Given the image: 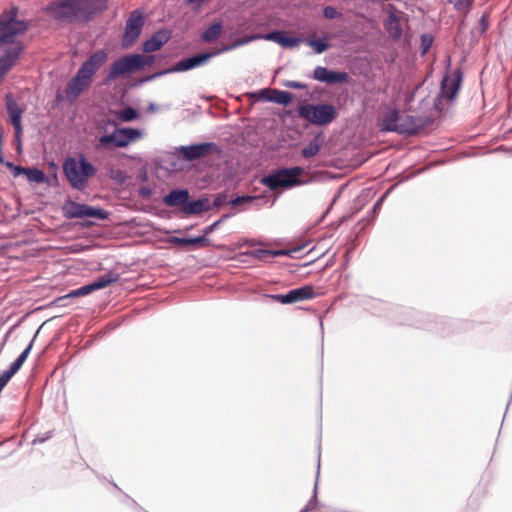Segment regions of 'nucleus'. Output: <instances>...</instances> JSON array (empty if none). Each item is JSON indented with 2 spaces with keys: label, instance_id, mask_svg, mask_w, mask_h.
<instances>
[{
  "label": "nucleus",
  "instance_id": "nucleus-53",
  "mask_svg": "<svg viewBox=\"0 0 512 512\" xmlns=\"http://www.w3.org/2000/svg\"><path fill=\"white\" fill-rule=\"evenodd\" d=\"M5 165L12 170L14 164L12 162H6Z\"/></svg>",
  "mask_w": 512,
  "mask_h": 512
},
{
  "label": "nucleus",
  "instance_id": "nucleus-44",
  "mask_svg": "<svg viewBox=\"0 0 512 512\" xmlns=\"http://www.w3.org/2000/svg\"><path fill=\"white\" fill-rule=\"evenodd\" d=\"M188 5L192 7L194 10H198L201 8L205 3L209 2L210 0H185Z\"/></svg>",
  "mask_w": 512,
  "mask_h": 512
},
{
  "label": "nucleus",
  "instance_id": "nucleus-50",
  "mask_svg": "<svg viewBox=\"0 0 512 512\" xmlns=\"http://www.w3.org/2000/svg\"><path fill=\"white\" fill-rule=\"evenodd\" d=\"M487 20H488V16L487 15H483L481 17V25L483 26V28L485 29L486 26H487Z\"/></svg>",
  "mask_w": 512,
  "mask_h": 512
},
{
  "label": "nucleus",
  "instance_id": "nucleus-47",
  "mask_svg": "<svg viewBox=\"0 0 512 512\" xmlns=\"http://www.w3.org/2000/svg\"><path fill=\"white\" fill-rule=\"evenodd\" d=\"M287 87L293 88V89H304L306 88V85L297 81H290L286 84Z\"/></svg>",
  "mask_w": 512,
  "mask_h": 512
},
{
  "label": "nucleus",
  "instance_id": "nucleus-37",
  "mask_svg": "<svg viewBox=\"0 0 512 512\" xmlns=\"http://www.w3.org/2000/svg\"><path fill=\"white\" fill-rule=\"evenodd\" d=\"M433 43V37L429 34H424L421 36V50L422 54H426Z\"/></svg>",
  "mask_w": 512,
  "mask_h": 512
},
{
  "label": "nucleus",
  "instance_id": "nucleus-28",
  "mask_svg": "<svg viewBox=\"0 0 512 512\" xmlns=\"http://www.w3.org/2000/svg\"><path fill=\"white\" fill-rule=\"evenodd\" d=\"M39 330L36 332V334L34 335L33 339L30 341V343L28 344V346L24 349V351L17 357V359L10 365V367L15 370L16 372H18V370L22 367L23 363L26 361L32 347H33V343H34V340L38 334Z\"/></svg>",
  "mask_w": 512,
  "mask_h": 512
},
{
  "label": "nucleus",
  "instance_id": "nucleus-31",
  "mask_svg": "<svg viewBox=\"0 0 512 512\" xmlns=\"http://www.w3.org/2000/svg\"><path fill=\"white\" fill-rule=\"evenodd\" d=\"M117 119L121 122H131L138 118L139 113L132 107H127L116 113Z\"/></svg>",
  "mask_w": 512,
  "mask_h": 512
},
{
  "label": "nucleus",
  "instance_id": "nucleus-8",
  "mask_svg": "<svg viewBox=\"0 0 512 512\" xmlns=\"http://www.w3.org/2000/svg\"><path fill=\"white\" fill-rule=\"evenodd\" d=\"M423 127L424 121L421 118L400 114L398 111H392L389 117L386 116V131L413 135Z\"/></svg>",
  "mask_w": 512,
  "mask_h": 512
},
{
  "label": "nucleus",
  "instance_id": "nucleus-16",
  "mask_svg": "<svg viewBox=\"0 0 512 512\" xmlns=\"http://www.w3.org/2000/svg\"><path fill=\"white\" fill-rule=\"evenodd\" d=\"M313 79L328 85L344 84L349 80V75L346 72L329 70L323 66H316L313 71Z\"/></svg>",
  "mask_w": 512,
  "mask_h": 512
},
{
  "label": "nucleus",
  "instance_id": "nucleus-5",
  "mask_svg": "<svg viewBox=\"0 0 512 512\" xmlns=\"http://www.w3.org/2000/svg\"><path fill=\"white\" fill-rule=\"evenodd\" d=\"M144 137V132L138 128H115L111 134H104L98 138V148L115 149L125 148Z\"/></svg>",
  "mask_w": 512,
  "mask_h": 512
},
{
  "label": "nucleus",
  "instance_id": "nucleus-35",
  "mask_svg": "<svg viewBox=\"0 0 512 512\" xmlns=\"http://www.w3.org/2000/svg\"><path fill=\"white\" fill-rule=\"evenodd\" d=\"M285 36V31H273L264 36L263 39L273 41L281 46L283 37Z\"/></svg>",
  "mask_w": 512,
  "mask_h": 512
},
{
  "label": "nucleus",
  "instance_id": "nucleus-48",
  "mask_svg": "<svg viewBox=\"0 0 512 512\" xmlns=\"http://www.w3.org/2000/svg\"><path fill=\"white\" fill-rule=\"evenodd\" d=\"M26 168L27 167H22V166L14 165V167L12 168L13 176L17 177V176H19L21 174H25Z\"/></svg>",
  "mask_w": 512,
  "mask_h": 512
},
{
  "label": "nucleus",
  "instance_id": "nucleus-52",
  "mask_svg": "<svg viewBox=\"0 0 512 512\" xmlns=\"http://www.w3.org/2000/svg\"><path fill=\"white\" fill-rule=\"evenodd\" d=\"M378 126L380 127V130H384V121H378Z\"/></svg>",
  "mask_w": 512,
  "mask_h": 512
},
{
  "label": "nucleus",
  "instance_id": "nucleus-51",
  "mask_svg": "<svg viewBox=\"0 0 512 512\" xmlns=\"http://www.w3.org/2000/svg\"><path fill=\"white\" fill-rule=\"evenodd\" d=\"M259 95L263 100H265V97H272V94H261L260 92Z\"/></svg>",
  "mask_w": 512,
  "mask_h": 512
},
{
  "label": "nucleus",
  "instance_id": "nucleus-15",
  "mask_svg": "<svg viewBox=\"0 0 512 512\" xmlns=\"http://www.w3.org/2000/svg\"><path fill=\"white\" fill-rule=\"evenodd\" d=\"M461 80V74L458 71L446 75L441 82V91L437 100L452 101L459 92Z\"/></svg>",
  "mask_w": 512,
  "mask_h": 512
},
{
  "label": "nucleus",
  "instance_id": "nucleus-3",
  "mask_svg": "<svg viewBox=\"0 0 512 512\" xmlns=\"http://www.w3.org/2000/svg\"><path fill=\"white\" fill-rule=\"evenodd\" d=\"M107 7V0H62L50 3L46 10L61 22L88 21Z\"/></svg>",
  "mask_w": 512,
  "mask_h": 512
},
{
  "label": "nucleus",
  "instance_id": "nucleus-22",
  "mask_svg": "<svg viewBox=\"0 0 512 512\" xmlns=\"http://www.w3.org/2000/svg\"><path fill=\"white\" fill-rule=\"evenodd\" d=\"M316 296L314 288L310 285H305L293 290H290L287 293V298L289 304L296 303L303 300L313 299Z\"/></svg>",
  "mask_w": 512,
  "mask_h": 512
},
{
  "label": "nucleus",
  "instance_id": "nucleus-12",
  "mask_svg": "<svg viewBox=\"0 0 512 512\" xmlns=\"http://www.w3.org/2000/svg\"><path fill=\"white\" fill-rule=\"evenodd\" d=\"M6 109L10 118V122L15 130V139L18 143V148L21 147V137L23 134L22 127V114L23 109L19 107L11 94L6 96Z\"/></svg>",
  "mask_w": 512,
  "mask_h": 512
},
{
  "label": "nucleus",
  "instance_id": "nucleus-42",
  "mask_svg": "<svg viewBox=\"0 0 512 512\" xmlns=\"http://www.w3.org/2000/svg\"><path fill=\"white\" fill-rule=\"evenodd\" d=\"M323 15L327 19H334L337 17L338 12L334 7L327 6L323 9Z\"/></svg>",
  "mask_w": 512,
  "mask_h": 512
},
{
  "label": "nucleus",
  "instance_id": "nucleus-43",
  "mask_svg": "<svg viewBox=\"0 0 512 512\" xmlns=\"http://www.w3.org/2000/svg\"><path fill=\"white\" fill-rule=\"evenodd\" d=\"M255 198L254 197H251V196H238L236 198H234L233 200H231V205L232 206H237V205H240L244 202H251L252 200H254Z\"/></svg>",
  "mask_w": 512,
  "mask_h": 512
},
{
  "label": "nucleus",
  "instance_id": "nucleus-10",
  "mask_svg": "<svg viewBox=\"0 0 512 512\" xmlns=\"http://www.w3.org/2000/svg\"><path fill=\"white\" fill-rule=\"evenodd\" d=\"M139 60L140 58L134 56V54L118 58L111 64L105 82H110L132 71L139 70Z\"/></svg>",
  "mask_w": 512,
  "mask_h": 512
},
{
  "label": "nucleus",
  "instance_id": "nucleus-34",
  "mask_svg": "<svg viewBox=\"0 0 512 512\" xmlns=\"http://www.w3.org/2000/svg\"><path fill=\"white\" fill-rule=\"evenodd\" d=\"M17 372L13 370L11 367L7 370H3L0 373V391L6 386L9 380L15 375Z\"/></svg>",
  "mask_w": 512,
  "mask_h": 512
},
{
  "label": "nucleus",
  "instance_id": "nucleus-32",
  "mask_svg": "<svg viewBox=\"0 0 512 512\" xmlns=\"http://www.w3.org/2000/svg\"><path fill=\"white\" fill-rule=\"evenodd\" d=\"M302 42V39L299 37H291L288 35L287 32H285V36L283 37L281 46L283 48H294L299 46V44Z\"/></svg>",
  "mask_w": 512,
  "mask_h": 512
},
{
  "label": "nucleus",
  "instance_id": "nucleus-20",
  "mask_svg": "<svg viewBox=\"0 0 512 512\" xmlns=\"http://www.w3.org/2000/svg\"><path fill=\"white\" fill-rule=\"evenodd\" d=\"M171 35L167 30H159L155 32L150 39L146 40L142 47L146 53L158 51L164 44H166Z\"/></svg>",
  "mask_w": 512,
  "mask_h": 512
},
{
  "label": "nucleus",
  "instance_id": "nucleus-7",
  "mask_svg": "<svg viewBox=\"0 0 512 512\" xmlns=\"http://www.w3.org/2000/svg\"><path fill=\"white\" fill-rule=\"evenodd\" d=\"M298 115L313 125L325 126L337 118V111L334 105L328 103L301 104Z\"/></svg>",
  "mask_w": 512,
  "mask_h": 512
},
{
  "label": "nucleus",
  "instance_id": "nucleus-38",
  "mask_svg": "<svg viewBox=\"0 0 512 512\" xmlns=\"http://www.w3.org/2000/svg\"><path fill=\"white\" fill-rule=\"evenodd\" d=\"M459 11H467L471 7L473 0H450Z\"/></svg>",
  "mask_w": 512,
  "mask_h": 512
},
{
  "label": "nucleus",
  "instance_id": "nucleus-26",
  "mask_svg": "<svg viewBox=\"0 0 512 512\" xmlns=\"http://www.w3.org/2000/svg\"><path fill=\"white\" fill-rule=\"evenodd\" d=\"M209 209L208 199H198L195 201H187L185 207H183V213L185 214H199Z\"/></svg>",
  "mask_w": 512,
  "mask_h": 512
},
{
  "label": "nucleus",
  "instance_id": "nucleus-21",
  "mask_svg": "<svg viewBox=\"0 0 512 512\" xmlns=\"http://www.w3.org/2000/svg\"><path fill=\"white\" fill-rule=\"evenodd\" d=\"M189 199V192L186 189H176L170 191L163 199L164 203L170 207H180L183 212V207L187 204Z\"/></svg>",
  "mask_w": 512,
  "mask_h": 512
},
{
  "label": "nucleus",
  "instance_id": "nucleus-2",
  "mask_svg": "<svg viewBox=\"0 0 512 512\" xmlns=\"http://www.w3.org/2000/svg\"><path fill=\"white\" fill-rule=\"evenodd\" d=\"M17 9L13 8L0 18V43H12L13 46L0 56V82L6 73L15 65L17 59L23 52V46L20 42H15V38L24 34L27 25L24 21L17 20Z\"/></svg>",
  "mask_w": 512,
  "mask_h": 512
},
{
  "label": "nucleus",
  "instance_id": "nucleus-9",
  "mask_svg": "<svg viewBox=\"0 0 512 512\" xmlns=\"http://www.w3.org/2000/svg\"><path fill=\"white\" fill-rule=\"evenodd\" d=\"M247 42H248L247 40L238 41L234 45H232L230 47H226V48H224L222 50H219V51L201 53V54H197V55H194V56H191V57H188V58L181 59L180 61H178L175 64L174 67L169 68V69L164 70V71H160V72L156 73L155 75L151 76L150 79L155 78L157 76L165 75L167 73L183 72V71H188V70H191L193 68L199 67L201 65H204L209 59H211L213 56L219 54L220 52L227 51L229 49L235 48V47H237L239 45H242V44H245Z\"/></svg>",
  "mask_w": 512,
  "mask_h": 512
},
{
  "label": "nucleus",
  "instance_id": "nucleus-14",
  "mask_svg": "<svg viewBox=\"0 0 512 512\" xmlns=\"http://www.w3.org/2000/svg\"><path fill=\"white\" fill-rule=\"evenodd\" d=\"M119 279L118 274L107 273L98 277L90 284L84 285L78 289L71 291L66 297H80L85 296L92 291L99 290L107 287L108 285L117 282Z\"/></svg>",
  "mask_w": 512,
  "mask_h": 512
},
{
  "label": "nucleus",
  "instance_id": "nucleus-40",
  "mask_svg": "<svg viewBox=\"0 0 512 512\" xmlns=\"http://www.w3.org/2000/svg\"><path fill=\"white\" fill-rule=\"evenodd\" d=\"M317 483L315 484V487H314V495L313 497L309 500V502L307 503V505L300 511V512H309L311 510H313L316 506V502H317Z\"/></svg>",
  "mask_w": 512,
  "mask_h": 512
},
{
  "label": "nucleus",
  "instance_id": "nucleus-45",
  "mask_svg": "<svg viewBox=\"0 0 512 512\" xmlns=\"http://www.w3.org/2000/svg\"><path fill=\"white\" fill-rule=\"evenodd\" d=\"M221 221H222V219H219V220L215 221L214 223H212L211 225L205 227L203 230V233H204L203 236L206 237V235L211 234L219 226Z\"/></svg>",
  "mask_w": 512,
  "mask_h": 512
},
{
  "label": "nucleus",
  "instance_id": "nucleus-1",
  "mask_svg": "<svg viewBox=\"0 0 512 512\" xmlns=\"http://www.w3.org/2000/svg\"><path fill=\"white\" fill-rule=\"evenodd\" d=\"M407 27L408 18L405 13L392 5H386V30L396 46L395 56L391 55L393 64L389 67V72L394 80V89L398 92L397 100H403L406 104L413 100L411 89L419 88V84L413 81L414 73L408 60L410 41L406 33Z\"/></svg>",
  "mask_w": 512,
  "mask_h": 512
},
{
  "label": "nucleus",
  "instance_id": "nucleus-6",
  "mask_svg": "<svg viewBox=\"0 0 512 512\" xmlns=\"http://www.w3.org/2000/svg\"><path fill=\"white\" fill-rule=\"evenodd\" d=\"M303 172L304 169L300 166L277 169L263 177L261 183L270 190H276L278 188L289 189L304 184V181L299 178Z\"/></svg>",
  "mask_w": 512,
  "mask_h": 512
},
{
  "label": "nucleus",
  "instance_id": "nucleus-19",
  "mask_svg": "<svg viewBox=\"0 0 512 512\" xmlns=\"http://www.w3.org/2000/svg\"><path fill=\"white\" fill-rule=\"evenodd\" d=\"M72 218L95 217L105 219L106 213L102 209L94 208L86 204L72 203L69 209Z\"/></svg>",
  "mask_w": 512,
  "mask_h": 512
},
{
  "label": "nucleus",
  "instance_id": "nucleus-46",
  "mask_svg": "<svg viewBox=\"0 0 512 512\" xmlns=\"http://www.w3.org/2000/svg\"><path fill=\"white\" fill-rule=\"evenodd\" d=\"M269 297L271 299H273L274 301L276 302H279L281 304H289L288 300H286L287 298V294H273V295H269Z\"/></svg>",
  "mask_w": 512,
  "mask_h": 512
},
{
  "label": "nucleus",
  "instance_id": "nucleus-30",
  "mask_svg": "<svg viewBox=\"0 0 512 512\" xmlns=\"http://www.w3.org/2000/svg\"><path fill=\"white\" fill-rule=\"evenodd\" d=\"M29 182L43 183L46 179L45 173L38 168H26L24 174Z\"/></svg>",
  "mask_w": 512,
  "mask_h": 512
},
{
  "label": "nucleus",
  "instance_id": "nucleus-39",
  "mask_svg": "<svg viewBox=\"0 0 512 512\" xmlns=\"http://www.w3.org/2000/svg\"><path fill=\"white\" fill-rule=\"evenodd\" d=\"M134 56H138L140 58L139 70L142 69L144 66L152 65L154 62V56L151 55L134 54Z\"/></svg>",
  "mask_w": 512,
  "mask_h": 512
},
{
  "label": "nucleus",
  "instance_id": "nucleus-23",
  "mask_svg": "<svg viewBox=\"0 0 512 512\" xmlns=\"http://www.w3.org/2000/svg\"><path fill=\"white\" fill-rule=\"evenodd\" d=\"M261 94H272V97H265L266 101L274 102L277 104L287 105L292 100V94L287 91L276 89H262Z\"/></svg>",
  "mask_w": 512,
  "mask_h": 512
},
{
  "label": "nucleus",
  "instance_id": "nucleus-18",
  "mask_svg": "<svg viewBox=\"0 0 512 512\" xmlns=\"http://www.w3.org/2000/svg\"><path fill=\"white\" fill-rule=\"evenodd\" d=\"M90 79L81 71H77L76 75L69 81L66 88V95L70 100L76 99L91 83Z\"/></svg>",
  "mask_w": 512,
  "mask_h": 512
},
{
  "label": "nucleus",
  "instance_id": "nucleus-49",
  "mask_svg": "<svg viewBox=\"0 0 512 512\" xmlns=\"http://www.w3.org/2000/svg\"><path fill=\"white\" fill-rule=\"evenodd\" d=\"M383 200H384V195H381L378 198V200L376 201V203H375V206H374L375 210H380L381 209V203H382Z\"/></svg>",
  "mask_w": 512,
  "mask_h": 512
},
{
  "label": "nucleus",
  "instance_id": "nucleus-17",
  "mask_svg": "<svg viewBox=\"0 0 512 512\" xmlns=\"http://www.w3.org/2000/svg\"><path fill=\"white\" fill-rule=\"evenodd\" d=\"M107 60V52L104 49L97 50L83 62L78 70L92 79L95 72L101 68L107 62Z\"/></svg>",
  "mask_w": 512,
  "mask_h": 512
},
{
  "label": "nucleus",
  "instance_id": "nucleus-24",
  "mask_svg": "<svg viewBox=\"0 0 512 512\" xmlns=\"http://www.w3.org/2000/svg\"><path fill=\"white\" fill-rule=\"evenodd\" d=\"M323 144H324V137L321 133H318L308 143V145L302 149V156L306 159L316 156L319 153Z\"/></svg>",
  "mask_w": 512,
  "mask_h": 512
},
{
  "label": "nucleus",
  "instance_id": "nucleus-33",
  "mask_svg": "<svg viewBox=\"0 0 512 512\" xmlns=\"http://www.w3.org/2000/svg\"><path fill=\"white\" fill-rule=\"evenodd\" d=\"M309 46H311L317 54L323 53L329 47V45L320 39L308 40Z\"/></svg>",
  "mask_w": 512,
  "mask_h": 512
},
{
  "label": "nucleus",
  "instance_id": "nucleus-27",
  "mask_svg": "<svg viewBox=\"0 0 512 512\" xmlns=\"http://www.w3.org/2000/svg\"><path fill=\"white\" fill-rule=\"evenodd\" d=\"M221 30L222 24L220 22L213 23L203 32L202 39L205 42H212L219 37Z\"/></svg>",
  "mask_w": 512,
  "mask_h": 512
},
{
  "label": "nucleus",
  "instance_id": "nucleus-13",
  "mask_svg": "<svg viewBox=\"0 0 512 512\" xmlns=\"http://www.w3.org/2000/svg\"><path fill=\"white\" fill-rule=\"evenodd\" d=\"M180 151L183 155V157L188 160L192 161L198 158H201L208 154H217L219 155L221 150L217 146V144L213 142H206V143H199L195 145H189V146H182L180 148Z\"/></svg>",
  "mask_w": 512,
  "mask_h": 512
},
{
  "label": "nucleus",
  "instance_id": "nucleus-41",
  "mask_svg": "<svg viewBox=\"0 0 512 512\" xmlns=\"http://www.w3.org/2000/svg\"><path fill=\"white\" fill-rule=\"evenodd\" d=\"M317 483L315 484V487H314V495L313 497L309 500V502L307 503V505L300 511V512H309L311 510H313L316 506V502H317Z\"/></svg>",
  "mask_w": 512,
  "mask_h": 512
},
{
  "label": "nucleus",
  "instance_id": "nucleus-29",
  "mask_svg": "<svg viewBox=\"0 0 512 512\" xmlns=\"http://www.w3.org/2000/svg\"><path fill=\"white\" fill-rule=\"evenodd\" d=\"M39 330L36 332V334L34 335L33 339L30 341V343L28 344V346L24 349V351L17 357V359L10 365V367L15 370L16 372H18V370L22 367L23 363L26 361L32 347H33V343H34V340L38 334Z\"/></svg>",
  "mask_w": 512,
  "mask_h": 512
},
{
  "label": "nucleus",
  "instance_id": "nucleus-11",
  "mask_svg": "<svg viewBox=\"0 0 512 512\" xmlns=\"http://www.w3.org/2000/svg\"><path fill=\"white\" fill-rule=\"evenodd\" d=\"M144 25V18L139 10L131 12L126 20L125 30L122 38V45L129 47L141 34Z\"/></svg>",
  "mask_w": 512,
  "mask_h": 512
},
{
  "label": "nucleus",
  "instance_id": "nucleus-4",
  "mask_svg": "<svg viewBox=\"0 0 512 512\" xmlns=\"http://www.w3.org/2000/svg\"><path fill=\"white\" fill-rule=\"evenodd\" d=\"M63 173L72 188L82 191L89 178L96 175V167L90 163L83 154L78 157H68L63 163Z\"/></svg>",
  "mask_w": 512,
  "mask_h": 512
},
{
  "label": "nucleus",
  "instance_id": "nucleus-36",
  "mask_svg": "<svg viewBox=\"0 0 512 512\" xmlns=\"http://www.w3.org/2000/svg\"><path fill=\"white\" fill-rule=\"evenodd\" d=\"M252 254L254 257H256L258 259H263L266 256L281 255V254H283V252L282 251L266 250V249H258V250H255Z\"/></svg>",
  "mask_w": 512,
  "mask_h": 512
},
{
  "label": "nucleus",
  "instance_id": "nucleus-25",
  "mask_svg": "<svg viewBox=\"0 0 512 512\" xmlns=\"http://www.w3.org/2000/svg\"><path fill=\"white\" fill-rule=\"evenodd\" d=\"M170 243L177 246L196 245L198 247H207L210 245V239L205 236L194 238L172 237Z\"/></svg>",
  "mask_w": 512,
  "mask_h": 512
}]
</instances>
